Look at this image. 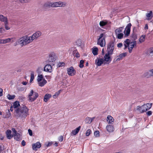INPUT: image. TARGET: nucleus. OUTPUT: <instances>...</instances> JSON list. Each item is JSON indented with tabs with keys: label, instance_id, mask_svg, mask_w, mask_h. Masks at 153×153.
<instances>
[{
	"label": "nucleus",
	"instance_id": "f257e3e1",
	"mask_svg": "<svg viewBox=\"0 0 153 153\" xmlns=\"http://www.w3.org/2000/svg\"><path fill=\"white\" fill-rule=\"evenodd\" d=\"M29 109L25 105L20 106L16 109H14L15 112V116L17 118H20L22 119H24L29 115Z\"/></svg>",
	"mask_w": 153,
	"mask_h": 153
},
{
	"label": "nucleus",
	"instance_id": "f03ea898",
	"mask_svg": "<svg viewBox=\"0 0 153 153\" xmlns=\"http://www.w3.org/2000/svg\"><path fill=\"white\" fill-rule=\"evenodd\" d=\"M114 42L113 41H111L109 42L107 45V53H106L104 56V61L106 62H111L112 60L110 56L113 53L114 48Z\"/></svg>",
	"mask_w": 153,
	"mask_h": 153
},
{
	"label": "nucleus",
	"instance_id": "7ed1b4c3",
	"mask_svg": "<svg viewBox=\"0 0 153 153\" xmlns=\"http://www.w3.org/2000/svg\"><path fill=\"white\" fill-rule=\"evenodd\" d=\"M39 95L38 93L34 92L33 90H31L29 94L28 98L30 102H33L35 101L36 99L38 97Z\"/></svg>",
	"mask_w": 153,
	"mask_h": 153
},
{
	"label": "nucleus",
	"instance_id": "20e7f679",
	"mask_svg": "<svg viewBox=\"0 0 153 153\" xmlns=\"http://www.w3.org/2000/svg\"><path fill=\"white\" fill-rule=\"evenodd\" d=\"M131 24L129 23L126 27L125 29L123 32L125 34V36H129L130 33L131 28Z\"/></svg>",
	"mask_w": 153,
	"mask_h": 153
},
{
	"label": "nucleus",
	"instance_id": "39448f33",
	"mask_svg": "<svg viewBox=\"0 0 153 153\" xmlns=\"http://www.w3.org/2000/svg\"><path fill=\"white\" fill-rule=\"evenodd\" d=\"M152 103H147L146 104L142 105V108H143L141 111V113L145 112L146 111L149 110L152 107Z\"/></svg>",
	"mask_w": 153,
	"mask_h": 153
},
{
	"label": "nucleus",
	"instance_id": "423d86ee",
	"mask_svg": "<svg viewBox=\"0 0 153 153\" xmlns=\"http://www.w3.org/2000/svg\"><path fill=\"white\" fill-rule=\"evenodd\" d=\"M67 73L68 75L73 76L75 74L76 71L72 66L67 69Z\"/></svg>",
	"mask_w": 153,
	"mask_h": 153
},
{
	"label": "nucleus",
	"instance_id": "0eeeda50",
	"mask_svg": "<svg viewBox=\"0 0 153 153\" xmlns=\"http://www.w3.org/2000/svg\"><path fill=\"white\" fill-rule=\"evenodd\" d=\"M24 38V42L25 45L33 41L32 38L30 36H23Z\"/></svg>",
	"mask_w": 153,
	"mask_h": 153
},
{
	"label": "nucleus",
	"instance_id": "6e6552de",
	"mask_svg": "<svg viewBox=\"0 0 153 153\" xmlns=\"http://www.w3.org/2000/svg\"><path fill=\"white\" fill-rule=\"evenodd\" d=\"M105 37H104L99 40L98 39L97 43V44L100 45L101 47L105 46Z\"/></svg>",
	"mask_w": 153,
	"mask_h": 153
},
{
	"label": "nucleus",
	"instance_id": "1a4fd4ad",
	"mask_svg": "<svg viewBox=\"0 0 153 153\" xmlns=\"http://www.w3.org/2000/svg\"><path fill=\"white\" fill-rule=\"evenodd\" d=\"M104 61L103 59H98L97 58L95 60V63L97 66H100L103 63Z\"/></svg>",
	"mask_w": 153,
	"mask_h": 153
},
{
	"label": "nucleus",
	"instance_id": "9d476101",
	"mask_svg": "<svg viewBox=\"0 0 153 153\" xmlns=\"http://www.w3.org/2000/svg\"><path fill=\"white\" fill-rule=\"evenodd\" d=\"M41 146L40 143L38 142L36 143L33 144L32 145V149L33 150H37V149L39 148Z\"/></svg>",
	"mask_w": 153,
	"mask_h": 153
},
{
	"label": "nucleus",
	"instance_id": "9b49d317",
	"mask_svg": "<svg viewBox=\"0 0 153 153\" xmlns=\"http://www.w3.org/2000/svg\"><path fill=\"white\" fill-rule=\"evenodd\" d=\"M44 71L48 72H51L52 71L51 66L49 64L46 65L44 67Z\"/></svg>",
	"mask_w": 153,
	"mask_h": 153
},
{
	"label": "nucleus",
	"instance_id": "f8f14e48",
	"mask_svg": "<svg viewBox=\"0 0 153 153\" xmlns=\"http://www.w3.org/2000/svg\"><path fill=\"white\" fill-rule=\"evenodd\" d=\"M145 76L149 78L153 76V69H152L145 72L144 74Z\"/></svg>",
	"mask_w": 153,
	"mask_h": 153
},
{
	"label": "nucleus",
	"instance_id": "ddd939ff",
	"mask_svg": "<svg viewBox=\"0 0 153 153\" xmlns=\"http://www.w3.org/2000/svg\"><path fill=\"white\" fill-rule=\"evenodd\" d=\"M41 35V33L39 31L37 32L34 33L31 36H30L32 38L33 41L35 39L37 38Z\"/></svg>",
	"mask_w": 153,
	"mask_h": 153
},
{
	"label": "nucleus",
	"instance_id": "4468645a",
	"mask_svg": "<svg viewBox=\"0 0 153 153\" xmlns=\"http://www.w3.org/2000/svg\"><path fill=\"white\" fill-rule=\"evenodd\" d=\"M54 7L60 6L64 7L65 6L66 3L65 2H62L61 1L54 2Z\"/></svg>",
	"mask_w": 153,
	"mask_h": 153
},
{
	"label": "nucleus",
	"instance_id": "2eb2a0df",
	"mask_svg": "<svg viewBox=\"0 0 153 153\" xmlns=\"http://www.w3.org/2000/svg\"><path fill=\"white\" fill-rule=\"evenodd\" d=\"M55 55L54 53H51L49 55V58L47 60L48 62H53L55 59L54 58Z\"/></svg>",
	"mask_w": 153,
	"mask_h": 153
},
{
	"label": "nucleus",
	"instance_id": "dca6fc26",
	"mask_svg": "<svg viewBox=\"0 0 153 153\" xmlns=\"http://www.w3.org/2000/svg\"><path fill=\"white\" fill-rule=\"evenodd\" d=\"M81 127L80 126L76 128L75 129L72 131L71 134V135H75L77 134L80 130Z\"/></svg>",
	"mask_w": 153,
	"mask_h": 153
},
{
	"label": "nucleus",
	"instance_id": "f3484780",
	"mask_svg": "<svg viewBox=\"0 0 153 153\" xmlns=\"http://www.w3.org/2000/svg\"><path fill=\"white\" fill-rule=\"evenodd\" d=\"M127 55L126 53H123L121 54H120L119 56H117V57H118L116 59V61H119L123 59V58L125 57Z\"/></svg>",
	"mask_w": 153,
	"mask_h": 153
},
{
	"label": "nucleus",
	"instance_id": "a211bd4d",
	"mask_svg": "<svg viewBox=\"0 0 153 153\" xmlns=\"http://www.w3.org/2000/svg\"><path fill=\"white\" fill-rule=\"evenodd\" d=\"M106 128L107 131L109 132H112L114 130V127L110 125L107 126L106 127Z\"/></svg>",
	"mask_w": 153,
	"mask_h": 153
},
{
	"label": "nucleus",
	"instance_id": "6ab92c4d",
	"mask_svg": "<svg viewBox=\"0 0 153 153\" xmlns=\"http://www.w3.org/2000/svg\"><path fill=\"white\" fill-rule=\"evenodd\" d=\"M54 2H47L44 5V6L45 7H54Z\"/></svg>",
	"mask_w": 153,
	"mask_h": 153
},
{
	"label": "nucleus",
	"instance_id": "aec40b11",
	"mask_svg": "<svg viewBox=\"0 0 153 153\" xmlns=\"http://www.w3.org/2000/svg\"><path fill=\"white\" fill-rule=\"evenodd\" d=\"M11 131L10 130H7L6 131V134L7 138L8 139H11L12 138L13 135H11Z\"/></svg>",
	"mask_w": 153,
	"mask_h": 153
},
{
	"label": "nucleus",
	"instance_id": "412c9836",
	"mask_svg": "<svg viewBox=\"0 0 153 153\" xmlns=\"http://www.w3.org/2000/svg\"><path fill=\"white\" fill-rule=\"evenodd\" d=\"M74 50L73 51V54L74 56L76 57V58H79L80 56L79 53L77 51V50L76 48L74 49Z\"/></svg>",
	"mask_w": 153,
	"mask_h": 153
},
{
	"label": "nucleus",
	"instance_id": "4be33fe9",
	"mask_svg": "<svg viewBox=\"0 0 153 153\" xmlns=\"http://www.w3.org/2000/svg\"><path fill=\"white\" fill-rule=\"evenodd\" d=\"M24 38H23V36L20 38L17 42L18 44L22 46H23V45H25L24 42Z\"/></svg>",
	"mask_w": 153,
	"mask_h": 153
},
{
	"label": "nucleus",
	"instance_id": "5701e85b",
	"mask_svg": "<svg viewBox=\"0 0 153 153\" xmlns=\"http://www.w3.org/2000/svg\"><path fill=\"white\" fill-rule=\"evenodd\" d=\"M92 53L94 55L96 56L98 54V48L95 46H94L92 48Z\"/></svg>",
	"mask_w": 153,
	"mask_h": 153
},
{
	"label": "nucleus",
	"instance_id": "b1692460",
	"mask_svg": "<svg viewBox=\"0 0 153 153\" xmlns=\"http://www.w3.org/2000/svg\"><path fill=\"white\" fill-rule=\"evenodd\" d=\"M13 136L14 139L16 140V141H19L22 139L20 138V134L18 133L16 134H14Z\"/></svg>",
	"mask_w": 153,
	"mask_h": 153
},
{
	"label": "nucleus",
	"instance_id": "393cba45",
	"mask_svg": "<svg viewBox=\"0 0 153 153\" xmlns=\"http://www.w3.org/2000/svg\"><path fill=\"white\" fill-rule=\"evenodd\" d=\"M51 97V94H45L44 97V101L45 102H47L48 100Z\"/></svg>",
	"mask_w": 153,
	"mask_h": 153
},
{
	"label": "nucleus",
	"instance_id": "a878e982",
	"mask_svg": "<svg viewBox=\"0 0 153 153\" xmlns=\"http://www.w3.org/2000/svg\"><path fill=\"white\" fill-rule=\"evenodd\" d=\"M12 39H13L12 38H8L5 39H1V43L2 44H5L7 43L10 42L11 40Z\"/></svg>",
	"mask_w": 153,
	"mask_h": 153
},
{
	"label": "nucleus",
	"instance_id": "bb28decb",
	"mask_svg": "<svg viewBox=\"0 0 153 153\" xmlns=\"http://www.w3.org/2000/svg\"><path fill=\"white\" fill-rule=\"evenodd\" d=\"M107 121L109 123H111L114 121V119L111 116L108 115L107 117Z\"/></svg>",
	"mask_w": 153,
	"mask_h": 153
},
{
	"label": "nucleus",
	"instance_id": "cd10ccee",
	"mask_svg": "<svg viewBox=\"0 0 153 153\" xmlns=\"http://www.w3.org/2000/svg\"><path fill=\"white\" fill-rule=\"evenodd\" d=\"M20 105L19 102L17 101H16L13 103V106L15 109H16L18 108V107Z\"/></svg>",
	"mask_w": 153,
	"mask_h": 153
},
{
	"label": "nucleus",
	"instance_id": "c85d7f7f",
	"mask_svg": "<svg viewBox=\"0 0 153 153\" xmlns=\"http://www.w3.org/2000/svg\"><path fill=\"white\" fill-rule=\"evenodd\" d=\"M47 82V81L45 79H43V81L41 82H38L39 85L40 87H43Z\"/></svg>",
	"mask_w": 153,
	"mask_h": 153
},
{
	"label": "nucleus",
	"instance_id": "c756f323",
	"mask_svg": "<svg viewBox=\"0 0 153 153\" xmlns=\"http://www.w3.org/2000/svg\"><path fill=\"white\" fill-rule=\"evenodd\" d=\"M137 45V42L136 41H134L133 42H131L130 44V45H129V47L131 49H133L134 46H136Z\"/></svg>",
	"mask_w": 153,
	"mask_h": 153
},
{
	"label": "nucleus",
	"instance_id": "7c9ffc66",
	"mask_svg": "<svg viewBox=\"0 0 153 153\" xmlns=\"http://www.w3.org/2000/svg\"><path fill=\"white\" fill-rule=\"evenodd\" d=\"M123 27H120L117 29H116L115 30V32L116 33V34H117V33H121L122 32L123 30Z\"/></svg>",
	"mask_w": 153,
	"mask_h": 153
},
{
	"label": "nucleus",
	"instance_id": "2f4dec72",
	"mask_svg": "<svg viewBox=\"0 0 153 153\" xmlns=\"http://www.w3.org/2000/svg\"><path fill=\"white\" fill-rule=\"evenodd\" d=\"M131 37L133 39L135 40L137 38V36L135 32H133L131 35Z\"/></svg>",
	"mask_w": 153,
	"mask_h": 153
},
{
	"label": "nucleus",
	"instance_id": "473e14b6",
	"mask_svg": "<svg viewBox=\"0 0 153 153\" xmlns=\"http://www.w3.org/2000/svg\"><path fill=\"white\" fill-rule=\"evenodd\" d=\"M1 22H4V24H7L8 23V19L7 17H4L3 16V17H2L1 21Z\"/></svg>",
	"mask_w": 153,
	"mask_h": 153
},
{
	"label": "nucleus",
	"instance_id": "72a5a7b5",
	"mask_svg": "<svg viewBox=\"0 0 153 153\" xmlns=\"http://www.w3.org/2000/svg\"><path fill=\"white\" fill-rule=\"evenodd\" d=\"M107 23V22L101 21L100 22V25L102 28H103V26L106 25Z\"/></svg>",
	"mask_w": 153,
	"mask_h": 153
},
{
	"label": "nucleus",
	"instance_id": "f704fd0d",
	"mask_svg": "<svg viewBox=\"0 0 153 153\" xmlns=\"http://www.w3.org/2000/svg\"><path fill=\"white\" fill-rule=\"evenodd\" d=\"M15 97V96L14 95H10L9 94H8L7 95V97L9 100L13 99Z\"/></svg>",
	"mask_w": 153,
	"mask_h": 153
},
{
	"label": "nucleus",
	"instance_id": "c9c22d12",
	"mask_svg": "<svg viewBox=\"0 0 153 153\" xmlns=\"http://www.w3.org/2000/svg\"><path fill=\"white\" fill-rule=\"evenodd\" d=\"M116 35V37L119 39H121L123 37V34L122 33H117Z\"/></svg>",
	"mask_w": 153,
	"mask_h": 153
},
{
	"label": "nucleus",
	"instance_id": "e433bc0d",
	"mask_svg": "<svg viewBox=\"0 0 153 153\" xmlns=\"http://www.w3.org/2000/svg\"><path fill=\"white\" fill-rule=\"evenodd\" d=\"M145 35H142L139 39V41L141 43L144 42L145 41Z\"/></svg>",
	"mask_w": 153,
	"mask_h": 153
},
{
	"label": "nucleus",
	"instance_id": "4c0bfd02",
	"mask_svg": "<svg viewBox=\"0 0 153 153\" xmlns=\"http://www.w3.org/2000/svg\"><path fill=\"white\" fill-rule=\"evenodd\" d=\"M82 42L81 39L77 40L76 42V45L78 46H80L81 45Z\"/></svg>",
	"mask_w": 153,
	"mask_h": 153
},
{
	"label": "nucleus",
	"instance_id": "58836bf2",
	"mask_svg": "<svg viewBox=\"0 0 153 153\" xmlns=\"http://www.w3.org/2000/svg\"><path fill=\"white\" fill-rule=\"evenodd\" d=\"M65 65V63L63 62H59L57 65V67H60L64 66Z\"/></svg>",
	"mask_w": 153,
	"mask_h": 153
},
{
	"label": "nucleus",
	"instance_id": "ea45409f",
	"mask_svg": "<svg viewBox=\"0 0 153 153\" xmlns=\"http://www.w3.org/2000/svg\"><path fill=\"white\" fill-rule=\"evenodd\" d=\"M43 78V76L41 74L38 75V78L37 79V81L38 82H39L41 81Z\"/></svg>",
	"mask_w": 153,
	"mask_h": 153
},
{
	"label": "nucleus",
	"instance_id": "a19ab883",
	"mask_svg": "<svg viewBox=\"0 0 153 153\" xmlns=\"http://www.w3.org/2000/svg\"><path fill=\"white\" fill-rule=\"evenodd\" d=\"M149 54L151 56H153V48H150L149 50Z\"/></svg>",
	"mask_w": 153,
	"mask_h": 153
},
{
	"label": "nucleus",
	"instance_id": "79ce46f5",
	"mask_svg": "<svg viewBox=\"0 0 153 153\" xmlns=\"http://www.w3.org/2000/svg\"><path fill=\"white\" fill-rule=\"evenodd\" d=\"M60 90L58 92H56L55 94L53 96V97L54 98H56L60 94Z\"/></svg>",
	"mask_w": 153,
	"mask_h": 153
},
{
	"label": "nucleus",
	"instance_id": "37998d69",
	"mask_svg": "<svg viewBox=\"0 0 153 153\" xmlns=\"http://www.w3.org/2000/svg\"><path fill=\"white\" fill-rule=\"evenodd\" d=\"M34 78V75L33 71H32L31 74V77L30 80V82H32V81L33 80Z\"/></svg>",
	"mask_w": 153,
	"mask_h": 153
},
{
	"label": "nucleus",
	"instance_id": "c03bdc74",
	"mask_svg": "<svg viewBox=\"0 0 153 153\" xmlns=\"http://www.w3.org/2000/svg\"><path fill=\"white\" fill-rule=\"evenodd\" d=\"M84 62V61L83 60H80L79 62V67L80 68H82L83 66L84 65H83V64Z\"/></svg>",
	"mask_w": 153,
	"mask_h": 153
},
{
	"label": "nucleus",
	"instance_id": "a18cd8bd",
	"mask_svg": "<svg viewBox=\"0 0 153 153\" xmlns=\"http://www.w3.org/2000/svg\"><path fill=\"white\" fill-rule=\"evenodd\" d=\"M130 40L128 39H127L124 41V43L126 45H129L131 43Z\"/></svg>",
	"mask_w": 153,
	"mask_h": 153
},
{
	"label": "nucleus",
	"instance_id": "49530a36",
	"mask_svg": "<svg viewBox=\"0 0 153 153\" xmlns=\"http://www.w3.org/2000/svg\"><path fill=\"white\" fill-rule=\"evenodd\" d=\"M90 120H91V118H90L89 117H86L85 120V123H90Z\"/></svg>",
	"mask_w": 153,
	"mask_h": 153
},
{
	"label": "nucleus",
	"instance_id": "de8ad7c7",
	"mask_svg": "<svg viewBox=\"0 0 153 153\" xmlns=\"http://www.w3.org/2000/svg\"><path fill=\"white\" fill-rule=\"evenodd\" d=\"M91 132V130L90 129H88L86 131V136H88L90 135Z\"/></svg>",
	"mask_w": 153,
	"mask_h": 153
},
{
	"label": "nucleus",
	"instance_id": "09e8293b",
	"mask_svg": "<svg viewBox=\"0 0 153 153\" xmlns=\"http://www.w3.org/2000/svg\"><path fill=\"white\" fill-rule=\"evenodd\" d=\"M94 136L97 137L99 136V131H96L94 132Z\"/></svg>",
	"mask_w": 153,
	"mask_h": 153
},
{
	"label": "nucleus",
	"instance_id": "8fccbe9b",
	"mask_svg": "<svg viewBox=\"0 0 153 153\" xmlns=\"http://www.w3.org/2000/svg\"><path fill=\"white\" fill-rule=\"evenodd\" d=\"M142 110H143V108H142V105L141 106L140 105L137 106V110L141 113V111Z\"/></svg>",
	"mask_w": 153,
	"mask_h": 153
},
{
	"label": "nucleus",
	"instance_id": "3c124183",
	"mask_svg": "<svg viewBox=\"0 0 153 153\" xmlns=\"http://www.w3.org/2000/svg\"><path fill=\"white\" fill-rule=\"evenodd\" d=\"M152 11H150L149 13H147L146 14V16L147 17L149 18L152 16Z\"/></svg>",
	"mask_w": 153,
	"mask_h": 153
},
{
	"label": "nucleus",
	"instance_id": "603ef678",
	"mask_svg": "<svg viewBox=\"0 0 153 153\" xmlns=\"http://www.w3.org/2000/svg\"><path fill=\"white\" fill-rule=\"evenodd\" d=\"M152 112L151 111H149L146 113V114L148 116H150L152 115Z\"/></svg>",
	"mask_w": 153,
	"mask_h": 153
},
{
	"label": "nucleus",
	"instance_id": "864d4df0",
	"mask_svg": "<svg viewBox=\"0 0 153 153\" xmlns=\"http://www.w3.org/2000/svg\"><path fill=\"white\" fill-rule=\"evenodd\" d=\"M63 139V137L62 136H60L59 138V140L60 142H62Z\"/></svg>",
	"mask_w": 153,
	"mask_h": 153
},
{
	"label": "nucleus",
	"instance_id": "5fc2aeb1",
	"mask_svg": "<svg viewBox=\"0 0 153 153\" xmlns=\"http://www.w3.org/2000/svg\"><path fill=\"white\" fill-rule=\"evenodd\" d=\"M28 132L29 133V134L30 136H32L33 134V133L32 130L30 129H29L28 130Z\"/></svg>",
	"mask_w": 153,
	"mask_h": 153
},
{
	"label": "nucleus",
	"instance_id": "6e6d98bb",
	"mask_svg": "<svg viewBox=\"0 0 153 153\" xmlns=\"http://www.w3.org/2000/svg\"><path fill=\"white\" fill-rule=\"evenodd\" d=\"M103 35H104V34L103 33H102L99 36V37L98 39V40H99L100 39H102L103 37Z\"/></svg>",
	"mask_w": 153,
	"mask_h": 153
},
{
	"label": "nucleus",
	"instance_id": "4d7b16f0",
	"mask_svg": "<svg viewBox=\"0 0 153 153\" xmlns=\"http://www.w3.org/2000/svg\"><path fill=\"white\" fill-rule=\"evenodd\" d=\"M4 25L5 27V28L7 30H8L10 29V28L7 25L8 24V23L7 24H4Z\"/></svg>",
	"mask_w": 153,
	"mask_h": 153
},
{
	"label": "nucleus",
	"instance_id": "13d9d810",
	"mask_svg": "<svg viewBox=\"0 0 153 153\" xmlns=\"http://www.w3.org/2000/svg\"><path fill=\"white\" fill-rule=\"evenodd\" d=\"M30 0H21V3H26L28 2Z\"/></svg>",
	"mask_w": 153,
	"mask_h": 153
},
{
	"label": "nucleus",
	"instance_id": "bf43d9fd",
	"mask_svg": "<svg viewBox=\"0 0 153 153\" xmlns=\"http://www.w3.org/2000/svg\"><path fill=\"white\" fill-rule=\"evenodd\" d=\"M52 144V142H48L47 144H46V146L47 147L50 146Z\"/></svg>",
	"mask_w": 153,
	"mask_h": 153
},
{
	"label": "nucleus",
	"instance_id": "052dcab7",
	"mask_svg": "<svg viewBox=\"0 0 153 153\" xmlns=\"http://www.w3.org/2000/svg\"><path fill=\"white\" fill-rule=\"evenodd\" d=\"M123 46V44L122 43H119L117 44V47L118 48H121Z\"/></svg>",
	"mask_w": 153,
	"mask_h": 153
},
{
	"label": "nucleus",
	"instance_id": "680f3d73",
	"mask_svg": "<svg viewBox=\"0 0 153 153\" xmlns=\"http://www.w3.org/2000/svg\"><path fill=\"white\" fill-rule=\"evenodd\" d=\"M12 130L13 131V133H14V134H16L17 133V131L16 130H15V129L14 128H13L12 129Z\"/></svg>",
	"mask_w": 153,
	"mask_h": 153
},
{
	"label": "nucleus",
	"instance_id": "e2e57ef3",
	"mask_svg": "<svg viewBox=\"0 0 153 153\" xmlns=\"http://www.w3.org/2000/svg\"><path fill=\"white\" fill-rule=\"evenodd\" d=\"M26 142L24 140H23L22 142V145L23 146H24L25 145Z\"/></svg>",
	"mask_w": 153,
	"mask_h": 153
},
{
	"label": "nucleus",
	"instance_id": "0e129e2a",
	"mask_svg": "<svg viewBox=\"0 0 153 153\" xmlns=\"http://www.w3.org/2000/svg\"><path fill=\"white\" fill-rule=\"evenodd\" d=\"M124 45L125 46L124 48V50L126 49L127 47H129V45H126V44H124Z\"/></svg>",
	"mask_w": 153,
	"mask_h": 153
},
{
	"label": "nucleus",
	"instance_id": "69168bd1",
	"mask_svg": "<svg viewBox=\"0 0 153 153\" xmlns=\"http://www.w3.org/2000/svg\"><path fill=\"white\" fill-rule=\"evenodd\" d=\"M3 94V89L1 88L0 89V97Z\"/></svg>",
	"mask_w": 153,
	"mask_h": 153
},
{
	"label": "nucleus",
	"instance_id": "338daca9",
	"mask_svg": "<svg viewBox=\"0 0 153 153\" xmlns=\"http://www.w3.org/2000/svg\"><path fill=\"white\" fill-rule=\"evenodd\" d=\"M144 29H145V30H147V29H148V24H146L145 25V27Z\"/></svg>",
	"mask_w": 153,
	"mask_h": 153
},
{
	"label": "nucleus",
	"instance_id": "774afa93",
	"mask_svg": "<svg viewBox=\"0 0 153 153\" xmlns=\"http://www.w3.org/2000/svg\"><path fill=\"white\" fill-rule=\"evenodd\" d=\"M128 49L129 51V53H131L132 51V49H131L130 47L128 48Z\"/></svg>",
	"mask_w": 153,
	"mask_h": 153
}]
</instances>
